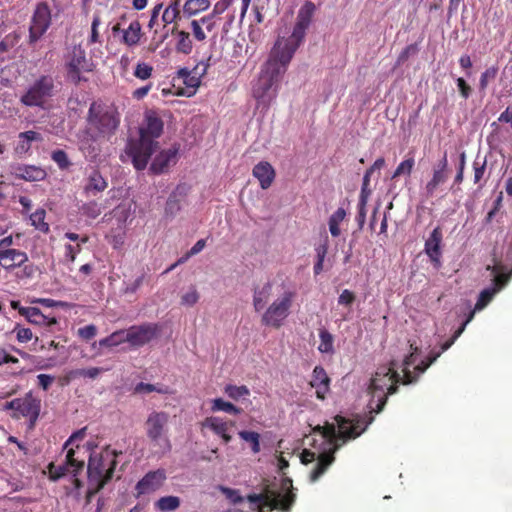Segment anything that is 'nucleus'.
Returning a JSON list of instances; mask_svg holds the SVG:
<instances>
[{
  "instance_id": "f257e3e1",
  "label": "nucleus",
  "mask_w": 512,
  "mask_h": 512,
  "mask_svg": "<svg viewBox=\"0 0 512 512\" xmlns=\"http://www.w3.org/2000/svg\"><path fill=\"white\" fill-rule=\"evenodd\" d=\"M336 420L339 426V432L333 424H327L324 427L318 426L317 428L323 437L329 441V444H334V448L320 455L314 470L310 474V480L312 482L318 480L334 462L335 451L347 440L355 439L360 436L373 422L374 416H370L367 420L360 416H356L352 420L337 416Z\"/></svg>"
},
{
  "instance_id": "f03ea898",
  "label": "nucleus",
  "mask_w": 512,
  "mask_h": 512,
  "mask_svg": "<svg viewBox=\"0 0 512 512\" xmlns=\"http://www.w3.org/2000/svg\"><path fill=\"white\" fill-rule=\"evenodd\" d=\"M145 125L139 128V138L131 139L126 146V153L131 158L137 171L144 170L151 156L159 149L156 140L163 133L164 123L154 110L145 112Z\"/></svg>"
},
{
  "instance_id": "7ed1b4c3",
  "label": "nucleus",
  "mask_w": 512,
  "mask_h": 512,
  "mask_svg": "<svg viewBox=\"0 0 512 512\" xmlns=\"http://www.w3.org/2000/svg\"><path fill=\"white\" fill-rule=\"evenodd\" d=\"M316 6L313 2L307 1L298 11L296 23L289 38L278 39L271 52L276 57L283 59L284 63H290L294 53L305 39L306 31L309 28Z\"/></svg>"
},
{
  "instance_id": "20e7f679",
  "label": "nucleus",
  "mask_w": 512,
  "mask_h": 512,
  "mask_svg": "<svg viewBox=\"0 0 512 512\" xmlns=\"http://www.w3.org/2000/svg\"><path fill=\"white\" fill-rule=\"evenodd\" d=\"M289 63L270 52L268 60L263 64L257 83L253 88V96L260 104L268 105L276 97L279 83Z\"/></svg>"
},
{
  "instance_id": "39448f33",
  "label": "nucleus",
  "mask_w": 512,
  "mask_h": 512,
  "mask_svg": "<svg viewBox=\"0 0 512 512\" xmlns=\"http://www.w3.org/2000/svg\"><path fill=\"white\" fill-rule=\"evenodd\" d=\"M168 423L169 414L164 411H152L144 423L147 438L151 445L157 448V452L161 454L169 452L172 448L168 436Z\"/></svg>"
},
{
  "instance_id": "423d86ee",
  "label": "nucleus",
  "mask_w": 512,
  "mask_h": 512,
  "mask_svg": "<svg viewBox=\"0 0 512 512\" xmlns=\"http://www.w3.org/2000/svg\"><path fill=\"white\" fill-rule=\"evenodd\" d=\"M400 380V374L394 370L393 367H382L377 370L375 376L370 380L368 387L371 393V399L368 405L371 409L370 413H379L383 410L387 402L385 388L389 382H399Z\"/></svg>"
},
{
  "instance_id": "0eeeda50",
  "label": "nucleus",
  "mask_w": 512,
  "mask_h": 512,
  "mask_svg": "<svg viewBox=\"0 0 512 512\" xmlns=\"http://www.w3.org/2000/svg\"><path fill=\"white\" fill-rule=\"evenodd\" d=\"M57 93V86L52 75H41L21 96L20 101L27 107L46 108L48 100Z\"/></svg>"
},
{
  "instance_id": "6e6552de",
  "label": "nucleus",
  "mask_w": 512,
  "mask_h": 512,
  "mask_svg": "<svg viewBox=\"0 0 512 512\" xmlns=\"http://www.w3.org/2000/svg\"><path fill=\"white\" fill-rule=\"evenodd\" d=\"M88 120L101 136L109 138L115 134L120 124V115L114 106L92 103L89 108Z\"/></svg>"
},
{
  "instance_id": "1a4fd4ad",
  "label": "nucleus",
  "mask_w": 512,
  "mask_h": 512,
  "mask_svg": "<svg viewBox=\"0 0 512 512\" xmlns=\"http://www.w3.org/2000/svg\"><path fill=\"white\" fill-rule=\"evenodd\" d=\"M246 499L251 505H261L262 508H267L269 511L290 512L296 495L292 491L283 494L280 491L265 487L263 493L249 494Z\"/></svg>"
},
{
  "instance_id": "9d476101",
  "label": "nucleus",
  "mask_w": 512,
  "mask_h": 512,
  "mask_svg": "<svg viewBox=\"0 0 512 512\" xmlns=\"http://www.w3.org/2000/svg\"><path fill=\"white\" fill-rule=\"evenodd\" d=\"M120 454H122L121 451L113 450L110 452L108 447H106L105 453H90L87 464V478L104 480L111 470L112 479L118 464L117 457Z\"/></svg>"
},
{
  "instance_id": "9b49d317",
  "label": "nucleus",
  "mask_w": 512,
  "mask_h": 512,
  "mask_svg": "<svg viewBox=\"0 0 512 512\" xmlns=\"http://www.w3.org/2000/svg\"><path fill=\"white\" fill-rule=\"evenodd\" d=\"M52 24V11L47 2L36 4L29 24V35L27 43L35 49L38 42L45 35Z\"/></svg>"
},
{
  "instance_id": "f8f14e48",
  "label": "nucleus",
  "mask_w": 512,
  "mask_h": 512,
  "mask_svg": "<svg viewBox=\"0 0 512 512\" xmlns=\"http://www.w3.org/2000/svg\"><path fill=\"white\" fill-rule=\"evenodd\" d=\"M292 303V294L285 293L282 299L275 300L262 316V324L279 328L288 316Z\"/></svg>"
},
{
  "instance_id": "ddd939ff",
  "label": "nucleus",
  "mask_w": 512,
  "mask_h": 512,
  "mask_svg": "<svg viewBox=\"0 0 512 512\" xmlns=\"http://www.w3.org/2000/svg\"><path fill=\"white\" fill-rule=\"evenodd\" d=\"M159 331V326L153 323L132 326L128 330H125L126 342H129L133 346H143L154 339Z\"/></svg>"
},
{
  "instance_id": "4468645a",
  "label": "nucleus",
  "mask_w": 512,
  "mask_h": 512,
  "mask_svg": "<svg viewBox=\"0 0 512 512\" xmlns=\"http://www.w3.org/2000/svg\"><path fill=\"white\" fill-rule=\"evenodd\" d=\"M166 480V473L164 469H157L149 471L142 479H140L135 490L137 491L136 497L144 494H150L158 490Z\"/></svg>"
},
{
  "instance_id": "2eb2a0df",
  "label": "nucleus",
  "mask_w": 512,
  "mask_h": 512,
  "mask_svg": "<svg viewBox=\"0 0 512 512\" xmlns=\"http://www.w3.org/2000/svg\"><path fill=\"white\" fill-rule=\"evenodd\" d=\"M512 272L509 274H499L493 279L492 285L483 289L475 304V310H482L494 298V296L503 289L510 281Z\"/></svg>"
},
{
  "instance_id": "dca6fc26",
  "label": "nucleus",
  "mask_w": 512,
  "mask_h": 512,
  "mask_svg": "<svg viewBox=\"0 0 512 512\" xmlns=\"http://www.w3.org/2000/svg\"><path fill=\"white\" fill-rule=\"evenodd\" d=\"M178 152L179 144H174L171 148L160 151L153 159L149 172L153 175L165 173L171 164L176 163Z\"/></svg>"
},
{
  "instance_id": "f3484780",
  "label": "nucleus",
  "mask_w": 512,
  "mask_h": 512,
  "mask_svg": "<svg viewBox=\"0 0 512 512\" xmlns=\"http://www.w3.org/2000/svg\"><path fill=\"white\" fill-rule=\"evenodd\" d=\"M449 174L450 169L448 168L447 152H444L443 157L433 167L431 180L426 184L425 189L427 194L432 196L437 187L447 181Z\"/></svg>"
},
{
  "instance_id": "a211bd4d",
  "label": "nucleus",
  "mask_w": 512,
  "mask_h": 512,
  "mask_svg": "<svg viewBox=\"0 0 512 512\" xmlns=\"http://www.w3.org/2000/svg\"><path fill=\"white\" fill-rule=\"evenodd\" d=\"M443 239L442 230L440 227H436L431 232L429 238L425 241L424 251L427 256L430 258L431 262L435 267H439L441 265V243Z\"/></svg>"
},
{
  "instance_id": "6ab92c4d",
  "label": "nucleus",
  "mask_w": 512,
  "mask_h": 512,
  "mask_svg": "<svg viewBox=\"0 0 512 512\" xmlns=\"http://www.w3.org/2000/svg\"><path fill=\"white\" fill-rule=\"evenodd\" d=\"M11 169L16 178L29 182L42 181L47 176L43 168L35 165L14 164Z\"/></svg>"
},
{
  "instance_id": "aec40b11",
  "label": "nucleus",
  "mask_w": 512,
  "mask_h": 512,
  "mask_svg": "<svg viewBox=\"0 0 512 512\" xmlns=\"http://www.w3.org/2000/svg\"><path fill=\"white\" fill-rule=\"evenodd\" d=\"M28 262V255L16 249H0V265L7 271H13Z\"/></svg>"
},
{
  "instance_id": "412c9836",
  "label": "nucleus",
  "mask_w": 512,
  "mask_h": 512,
  "mask_svg": "<svg viewBox=\"0 0 512 512\" xmlns=\"http://www.w3.org/2000/svg\"><path fill=\"white\" fill-rule=\"evenodd\" d=\"M253 176L259 181L262 189H268L274 181L275 170L267 161H261L253 167Z\"/></svg>"
},
{
  "instance_id": "4be33fe9",
  "label": "nucleus",
  "mask_w": 512,
  "mask_h": 512,
  "mask_svg": "<svg viewBox=\"0 0 512 512\" xmlns=\"http://www.w3.org/2000/svg\"><path fill=\"white\" fill-rule=\"evenodd\" d=\"M67 68L83 69L85 72H91L93 70V63L86 58L85 50L79 45L73 47Z\"/></svg>"
},
{
  "instance_id": "5701e85b",
  "label": "nucleus",
  "mask_w": 512,
  "mask_h": 512,
  "mask_svg": "<svg viewBox=\"0 0 512 512\" xmlns=\"http://www.w3.org/2000/svg\"><path fill=\"white\" fill-rule=\"evenodd\" d=\"M20 400L21 404L17 413H13L11 415L14 419H19L20 416L27 417L34 411L41 409V400L34 397L32 392L26 393L23 398H20Z\"/></svg>"
},
{
  "instance_id": "b1692460",
  "label": "nucleus",
  "mask_w": 512,
  "mask_h": 512,
  "mask_svg": "<svg viewBox=\"0 0 512 512\" xmlns=\"http://www.w3.org/2000/svg\"><path fill=\"white\" fill-rule=\"evenodd\" d=\"M185 196L186 188L178 185L166 201L165 214L174 217L181 210V202Z\"/></svg>"
},
{
  "instance_id": "393cba45",
  "label": "nucleus",
  "mask_w": 512,
  "mask_h": 512,
  "mask_svg": "<svg viewBox=\"0 0 512 512\" xmlns=\"http://www.w3.org/2000/svg\"><path fill=\"white\" fill-rule=\"evenodd\" d=\"M330 379L322 366H316L312 372L311 385L316 387L317 398L324 399V393L329 389Z\"/></svg>"
},
{
  "instance_id": "a878e982",
  "label": "nucleus",
  "mask_w": 512,
  "mask_h": 512,
  "mask_svg": "<svg viewBox=\"0 0 512 512\" xmlns=\"http://www.w3.org/2000/svg\"><path fill=\"white\" fill-rule=\"evenodd\" d=\"M107 181L98 170H93L84 186V193L87 196H96L107 188Z\"/></svg>"
},
{
  "instance_id": "bb28decb",
  "label": "nucleus",
  "mask_w": 512,
  "mask_h": 512,
  "mask_svg": "<svg viewBox=\"0 0 512 512\" xmlns=\"http://www.w3.org/2000/svg\"><path fill=\"white\" fill-rule=\"evenodd\" d=\"M18 137L19 142L15 147V153L18 155L26 154L31 148V142L42 140L41 134L32 130L21 132Z\"/></svg>"
},
{
  "instance_id": "cd10ccee",
  "label": "nucleus",
  "mask_w": 512,
  "mask_h": 512,
  "mask_svg": "<svg viewBox=\"0 0 512 512\" xmlns=\"http://www.w3.org/2000/svg\"><path fill=\"white\" fill-rule=\"evenodd\" d=\"M411 349H412V352L410 353V355L405 357V359L403 360V363H402L403 373H404L403 381H402L403 384L414 383V382H416L417 377H418L417 375L414 376L409 368L416 362L417 356L420 354V349L418 347H413V344H411Z\"/></svg>"
},
{
  "instance_id": "c85d7f7f",
  "label": "nucleus",
  "mask_w": 512,
  "mask_h": 512,
  "mask_svg": "<svg viewBox=\"0 0 512 512\" xmlns=\"http://www.w3.org/2000/svg\"><path fill=\"white\" fill-rule=\"evenodd\" d=\"M232 3H233V0H219L214 5L213 11L209 15L202 17L200 19V22L202 24H207V26H206L207 30L211 31L215 26V23L212 20L215 17L224 13Z\"/></svg>"
},
{
  "instance_id": "c756f323",
  "label": "nucleus",
  "mask_w": 512,
  "mask_h": 512,
  "mask_svg": "<svg viewBox=\"0 0 512 512\" xmlns=\"http://www.w3.org/2000/svg\"><path fill=\"white\" fill-rule=\"evenodd\" d=\"M111 481V470L108 472L104 480L88 479V489L85 495V504L91 503L93 497L99 493Z\"/></svg>"
},
{
  "instance_id": "7c9ffc66",
  "label": "nucleus",
  "mask_w": 512,
  "mask_h": 512,
  "mask_svg": "<svg viewBox=\"0 0 512 512\" xmlns=\"http://www.w3.org/2000/svg\"><path fill=\"white\" fill-rule=\"evenodd\" d=\"M271 291L272 284L270 282H267L261 289H254L253 306L257 312L265 307L270 298Z\"/></svg>"
},
{
  "instance_id": "2f4dec72",
  "label": "nucleus",
  "mask_w": 512,
  "mask_h": 512,
  "mask_svg": "<svg viewBox=\"0 0 512 512\" xmlns=\"http://www.w3.org/2000/svg\"><path fill=\"white\" fill-rule=\"evenodd\" d=\"M210 7L209 0H187L183 6V15L186 18L197 15Z\"/></svg>"
},
{
  "instance_id": "473e14b6",
  "label": "nucleus",
  "mask_w": 512,
  "mask_h": 512,
  "mask_svg": "<svg viewBox=\"0 0 512 512\" xmlns=\"http://www.w3.org/2000/svg\"><path fill=\"white\" fill-rule=\"evenodd\" d=\"M141 37V24L138 20H134L130 23L127 30L123 32V41L128 46H134L138 44Z\"/></svg>"
},
{
  "instance_id": "72a5a7b5",
  "label": "nucleus",
  "mask_w": 512,
  "mask_h": 512,
  "mask_svg": "<svg viewBox=\"0 0 512 512\" xmlns=\"http://www.w3.org/2000/svg\"><path fill=\"white\" fill-rule=\"evenodd\" d=\"M181 500L177 496H164L155 502V508L161 512H172L180 507Z\"/></svg>"
},
{
  "instance_id": "f704fd0d",
  "label": "nucleus",
  "mask_w": 512,
  "mask_h": 512,
  "mask_svg": "<svg viewBox=\"0 0 512 512\" xmlns=\"http://www.w3.org/2000/svg\"><path fill=\"white\" fill-rule=\"evenodd\" d=\"M79 149L90 162L95 161L100 153V149L95 144V141L89 138H84L80 141Z\"/></svg>"
},
{
  "instance_id": "c9c22d12",
  "label": "nucleus",
  "mask_w": 512,
  "mask_h": 512,
  "mask_svg": "<svg viewBox=\"0 0 512 512\" xmlns=\"http://www.w3.org/2000/svg\"><path fill=\"white\" fill-rule=\"evenodd\" d=\"M180 3L181 0H171L169 6L164 10L161 19L165 26L180 18Z\"/></svg>"
},
{
  "instance_id": "e433bc0d",
  "label": "nucleus",
  "mask_w": 512,
  "mask_h": 512,
  "mask_svg": "<svg viewBox=\"0 0 512 512\" xmlns=\"http://www.w3.org/2000/svg\"><path fill=\"white\" fill-rule=\"evenodd\" d=\"M183 83L185 85V88H182L177 93V95L191 97L196 93L197 88L200 86L201 79L199 78V76L189 74L187 77L183 79Z\"/></svg>"
},
{
  "instance_id": "4c0bfd02",
  "label": "nucleus",
  "mask_w": 512,
  "mask_h": 512,
  "mask_svg": "<svg viewBox=\"0 0 512 512\" xmlns=\"http://www.w3.org/2000/svg\"><path fill=\"white\" fill-rule=\"evenodd\" d=\"M212 411H224L228 414L238 415L242 412V409L235 406L234 404L225 401L222 398H216L212 401Z\"/></svg>"
},
{
  "instance_id": "58836bf2",
  "label": "nucleus",
  "mask_w": 512,
  "mask_h": 512,
  "mask_svg": "<svg viewBox=\"0 0 512 512\" xmlns=\"http://www.w3.org/2000/svg\"><path fill=\"white\" fill-rule=\"evenodd\" d=\"M23 316L34 325L42 326L44 322H47V316L37 307H28V309L23 310Z\"/></svg>"
},
{
  "instance_id": "ea45409f",
  "label": "nucleus",
  "mask_w": 512,
  "mask_h": 512,
  "mask_svg": "<svg viewBox=\"0 0 512 512\" xmlns=\"http://www.w3.org/2000/svg\"><path fill=\"white\" fill-rule=\"evenodd\" d=\"M126 342L125 330H119L99 341L100 347H116Z\"/></svg>"
},
{
  "instance_id": "a19ab883",
  "label": "nucleus",
  "mask_w": 512,
  "mask_h": 512,
  "mask_svg": "<svg viewBox=\"0 0 512 512\" xmlns=\"http://www.w3.org/2000/svg\"><path fill=\"white\" fill-rule=\"evenodd\" d=\"M319 337H320L321 343L318 347V350L321 353H328V354L333 353L334 352L333 335L328 330L323 328L319 332Z\"/></svg>"
},
{
  "instance_id": "79ce46f5",
  "label": "nucleus",
  "mask_w": 512,
  "mask_h": 512,
  "mask_svg": "<svg viewBox=\"0 0 512 512\" xmlns=\"http://www.w3.org/2000/svg\"><path fill=\"white\" fill-rule=\"evenodd\" d=\"M315 250H316L317 261L314 264L313 270H314V274L318 275L323 271V263H324V260H325V257H326L327 251H328V238L326 237L324 243L318 245Z\"/></svg>"
},
{
  "instance_id": "37998d69",
  "label": "nucleus",
  "mask_w": 512,
  "mask_h": 512,
  "mask_svg": "<svg viewBox=\"0 0 512 512\" xmlns=\"http://www.w3.org/2000/svg\"><path fill=\"white\" fill-rule=\"evenodd\" d=\"M224 392L229 398H231L235 401H238L239 399H241L245 396H248L250 394L249 389L245 385L236 386V385L228 384L225 386Z\"/></svg>"
},
{
  "instance_id": "c03bdc74",
  "label": "nucleus",
  "mask_w": 512,
  "mask_h": 512,
  "mask_svg": "<svg viewBox=\"0 0 512 512\" xmlns=\"http://www.w3.org/2000/svg\"><path fill=\"white\" fill-rule=\"evenodd\" d=\"M203 425L210 428L217 435L224 434V432H227L228 430L227 422L223 421L219 417L206 418Z\"/></svg>"
},
{
  "instance_id": "a18cd8bd",
  "label": "nucleus",
  "mask_w": 512,
  "mask_h": 512,
  "mask_svg": "<svg viewBox=\"0 0 512 512\" xmlns=\"http://www.w3.org/2000/svg\"><path fill=\"white\" fill-rule=\"evenodd\" d=\"M193 43L190 39V35L186 31L179 33L178 41L176 44V51L188 55L192 52Z\"/></svg>"
},
{
  "instance_id": "49530a36",
  "label": "nucleus",
  "mask_w": 512,
  "mask_h": 512,
  "mask_svg": "<svg viewBox=\"0 0 512 512\" xmlns=\"http://www.w3.org/2000/svg\"><path fill=\"white\" fill-rule=\"evenodd\" d=\"M46 212L44 209H37L30 215L32 225L40 230L41 232L47 233L49 231V225L45 220Z\"/></svg>"
},
{
  "instance_id": "de8ad7c7",
  "label": "nucleus",
  "mask_w": 512,
  "mask_h": 512,
  "mask_svg": "<svg viewBox=\"0 0 512 512\" xmlns=\"http://www.w3.org/2000/svg\"><path fill=\"white\" fill-rule=\"evenodd\" d=\"M238 434L242 440L251 444L254 453L260 451V435L257 432L242 430Z\"/></svg>"
},
{
  "instance_id": "09e8293b",
  "label": "nucleus",
  "mask_w": 512,
  "mask_h": 512,
  "mask_svg": "<svg viewBox=\"0 0 512 512\" xmlns=\"http://www.w3.org/2000/svg\"><path fill=\"white\" fill-rule=\"evenodd\" d=\"M498 73L497 66H491L487 68L480 76L479 79V91L485 92L490 81L494 80Z\"/></svg>"
},
{
  "instance_id": "8fccbe9b",
  "label": "nucleus",
  "mask_w": 512,
  "mask_h": 512,
  "mask_svg": "<svg viewBox=\"0 0 512 512\" xmlns=\"http://www.w3.org/2000/svg\"><path fill=\"white\" fill-rule=\"evenodd\" d=\"M49 478L52 481H58L60 478L68 474L69 466L64 463L62 465H55L53 462L48 465Z\"/></svg>"
},
{
  "instance_id": "3c124183",
  "label": "nucleus",
  "mask_w": 512,
  "mask_h": 512,
  "mask_svg": "<svg viewBox=\"0 0 512 512\" xmlns=\"http://www.w3.org/2000/svg\"><path fill=\"white\" fill-rule=\"evenodd\" d=\"M486 164L487 160L486 157L481 158L479 155H477L476 159L473 163V169H474V183H479L485 173L486 170Z\"/></svg>"
},
{
  "instance_id": "603ef678",
  "label": "nucleus",
  "mask_w": 512,
  "mask_h": 512,
  "mask_svg": "<svg viewBox=\"0 0 512 512\" xmlns=\"http://www.w3.org/2000/svg\"><path fill=\"white\" fill-rule=\"evenodd\" d=\"M51 159L58 165L61 170L67 169L71 166L68 155L64 150L57 149L52 151Z\"/></svg>"
},
{
  "instance_id": "864d4df0",
  "label": "nucleus",
  "mask_w": 512,
  "mask_h": 512,
  "mask_svg": "<svg viewBox=\"0 0 512 512\" xmlns=\"http://www.w3.org/2000/svg\"><path fill=\"white\" fill-rule=\"evenodd\" d=\"M414 164H415V161H414V158H412V157L402 161L398 165L396 170L394 171V173L392 175V178H396V177H399L401 175H408L409 176L411 174V172H412Z\"/></svg>"
},
{
  "instance_id": "5fc2aeb1",
  "label": "nucleus",
  "mask_w": 512,
  "mask_h": 512,
  "mask_svg": "<svg viewBox=\"0 0 512 512\" xmlns=\"http://www.w3.org/2000/svg\"><path fill=\"white\" fill-rule=\"evenodd\" d=\"M441 354H442V351H438V352L431 351L426 360H422L418 365L415 366L417 376L424 373L427 370V368L431 364H433Z\"/></svg>"
},
{
  "instance_id": "6e6d98bb",
  "label": "nucleus",
  "mask_w": 512,
  "mask_h": 512,
  "mask_svg": "<svg viewBox=\"0 0 512 512\" xmlns=\"http://www.w3.org/2000/svg\"><path fill=\"white\" fill-rule=\"evenodd\" d=\"M20 34L13 32L4 37L3 40L0 41V53H4L13 48L19 41Z\"/></svg>"
},
{
  "instance_id": "4d7b16f0",
  "label": "nucleus",
  "mask_w": 512,
  "mask_h": 512,
  "mask_svg": "<svg viewBox=\"0 0 512 512\" xmlns=\"http://www.w3.org/2000/svg\"><path fill=\"white\" fill-rule=\"evenodd\" d=\"M369 183H370V177L368 175L364 174L358 206H366L367 205L369 196L372 193V190L369 188Z\"/></svg>"
},
{
  "instance_id": "13d9d810",
  "label": "nucleus",
  "mask_w": 512,
  "mask_h": 512,
  "mask_svg": "<svg viewBox=\"0 0 512 512\" xmlns=\"http://www.w3.org/2000/svg\"><path fill=\"white\" fill-rule=\"evenodd\" d=\"M219 490L226 496L228 500L234 505L240 504L244 501V497L239 494V490L232 489L225 486H219Z\"/></svg>"
},
{
  "instance_id": "bf43d9fd",
  "label": "nucleus",
  "mask_w": 512,
  "mask_h": 512,
  "mask_svg": "<svg viewBox=\"0 0 512 512\" xmlns=\"http://www.w3.org/2000/svg\"><path fill=\"white\" fill-rule=\"evenodd\" d=\"M81 210L84 215L92 219L97 218L101 214V208L96 201L83 204Z\"/></svg>"
},
{
  "instance_id": "052dcab7",
  "label": "nucleus",
  "mask_w": 512,
  "mask_h": 512,
  "mask_svg": "<svg viewBox=\"0 0 512 512\" xmlns=\"http://www.w3.org/2000/svg\"><path fill=\"white\" fill-rule=\"evenodd\" d=\"M418 52H419L418 44L414 43V44H410V45L406 46L403 49V51L399 54L398 59H397V63L398 64H403L404 62H406L408 60V58L410 56H414Z\"/></svg>"
},
{
  "instance_id": "680f3d73",
  "label": "nucleus",
  "mask_w": 512,
  "mask_h": 512,
  "mask_svg": "<svg viewBox=\"0 0 512 512\" xmlns=\"http://www.w3.org/2000/svg\"><path fill=\"white\" fill-rule=\"evenodd\" d=\"M492 132L487 136V143L492 149H497L499 143V131L500 126L498 122L494 121L491 123Z\"/></svg>"
},
{
  "instance_id": "e2e57ef3",
  "label": "nucleus",
  "mask_w": 512,
  "mask_h": 512,
  "mask_svg": "<svg viewBox=\"0 0 512 512\" xmlns=\"http://www.w3.org/2000/svg\"><path fill=\"white\" fill-rule=\"evenodd\" d=\"M134 391H135V393H138V394H141V393L147 394V393H151V392H158V393L165 392L162 388L157 387L154 384H149V383H144V382L138 383L135 386Z\"/></svg>"
},
{
  "instance_id": "0e129e2a",
  "label": "nucleus",
  "mask_w": 512,
  "mask_h": 512,
  "mask_svg": "<svg viewBox=\"0 0 512 512\" xmlns=\"http://www.w3.org/2000/svg\"><path fill=\"white\" fill-rule=\"evenodd\" d=\"M14 332H16V338L19 342L25 343L32 339L33 333L29 328H23L19 324L14 328Z\"/></svg>"
},
{
  "instance_id": "69168bd1",
  "label": "nucleus",
  "mask_w": 512,
  "mask_h": 512,
  "mask_svg": "<svg viewBox=\"0 0 512 512\" xmlns=\"http://www.w3.org/2000/svg\"><path fill=\"white\" fill-rule=\"evenodd\" d=\"M456 85L462 98L466 100L471 96L472 88L463 77H458L456 79Z\"/></svg>"
},
{
  "instance_id": "338daca9",
  "label": "nucleus",
  "mask_w": 512,
  "mask_h": 512,
  "mask_svg": "<svg viewBox=\"0 0 512 512\" xmlns=\"http://www.w3.org/2000/svg\"><path fill=\"white\" fill-rule=\"evenodd\" d=\"M152 67L145 64V63H139L137 66H136V69L134 71V75L141 79V80H146L148 79L151 74H152Z\"/></svg>"
},
{
  "instance_id": "774afa93",
  "label": "nucleus",
  "mask_w": 512,
  "mask_h": 512,
  "mask_svg": "<svg viewBox=\"0 0 512 512\" xmlns=\"http://www.w3.org/2000/svg\"><path fill=\"white\" fill-rule=\"evenodd\" d=\"M96 334H97V327L93 324L86 325V326L78 329V335L86 341H89L92 338H94L96 336Z\"/></svg>"
}]
</instances>
